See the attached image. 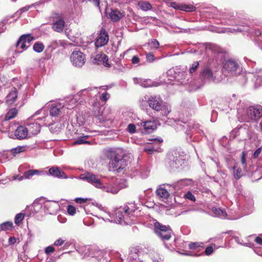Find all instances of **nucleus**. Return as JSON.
Returning a JSON list of instances; mask_svg holds the SVG:
<instances>
[{"label": "nucleus", "mask_w": 262, "mask_h": 262, "mask_svg": "<svg viewBox=\"0 0 262 262\" xmlns=\"http://www.w3.org/2000/svg\"><path fill=\"white\" fill-rule=\"evenodd\" d=\"M137 207L134 203H128L124 206L115 209L112 214L108 213L111 219L106 218L105 221L121 225H132L136 220L134 213Z\"/></svg>", "instance_id": "f257e3e1"}, {"label": "nucleus", "mask_w": 262, "mask_h": 262, "mask_svg": "<svg viewBox=\"0 0 262 262\" xmlns=\"http://www.w3.org/2000/svg\"><path fill=\"white\" fill-rule=\"evenodd\" d=\"M59 208V205L57 202L40 198L36 199L31 206H27L25 211H30L28 214L29 216H34L35 214L43 216L55 214Z\"/></svg>", "instance_id": "f03ea898"}, {"label": "nucleus", "mask_w": 262, "mask_h": 262, "mask_svg": "<svg viewBox=\"0 0 262 262\" xmlns=\"http://www.w3.org/2000/svg\"><path fill=\"white\" fill-rule=\"evenodd\" d=\"M50 106L49 114L48 111L42 108L36 112L32 115V117L39 116L38 119L42 121L43 124L49 126L53 124L58 121V117L64 114L66 112L64 110V104L60 102L52 103Z\"/></svg>", "instance_id": "7ed1b4c3"}, {"label": "nucleus", "mask_w": 262, "mask_h": 262, "mask_svg": "<svg viewBox=\"0 0 262 262\" xmlns=\"http://www.w3.org/2000/svg\"><path fill=\"white\" fill-rule=\"evenodd\" d=\"M104 156L110 160L108 168L110 171L121 172L127 166V162L124 158V151L121 148H111L103 150Z\"/></svg>", "instance_id": "20e7f679"}, {"label": "nucleus", "mask_w": 262, "mask_h": 262, "mask_svg": "<svg viewBox=\"0 0 262 262\" xmlns=\"http://www.w3.org/2000/svg\"><path fill=\"white\" fill-rule=\"evenodd\" d=\"M140 106L146 109L147 106L156 112H162V116H167L171 111L170 106L162 99L160 95H147L143 96L140 100Z\"/></svg>", "instance_id": "39448f33"}, {"label": "nucleus", "mask_w": 262, "mask_h": 262, "mask_svg": "<svg viewBox=\"0 0 262 262\" xmlns=\"http://www.w3.org/2000/svg\"><path fill=\"white\" fill-rule=\"evenodd\" d=\"M84 258H95L97 262H110V253L99 249L96 246H85L77 250Z\"/></svg>", "instance_id": "423d86ee"}, {"label": "nucleus", "mask_w": 262, "mask_h": 262, "mask_svg": "<svg viewBox=\"0 0 262 262\" xmlns=\"http://www.w3.org/2000/svg\"><path fill=\"white\" fill-rule=\"evenodd\" d=\"M186 154L180 150H172L167 154L166 162L171 170L182 168L186 163Z\"/></svg>", "instance_id": "0eeeda50"}, {"label": "nucleus", "mask_w": 262, "mask_h": 262, "mask_svg": "<svg viewBox=\"0 0 262 262\" xmlns=\"http://www.w3.org/2000/svg\"><path fill=\"white\" fill-rule=\"evenodd\" d=\"M222 71L226 77H235L242 73L243 68L238 60L230 58L223 62Z\"/></svg>", "instance_id": "6e6552de"}, {"label": "nucleus", "mask_w": 262, "mask_h": 262, "mask_svg": "<svg viewBox=\"0 0 262 262\" xmlns=\"http://www.w3.org/2000/svg\"><path fill=\"white\" fill-rule=\"evenodd\" d=\"M220 33H235L243 32L244 34L247 33L248 36L258 37L261 34V31L256 27H251L246 24H243L239 27L235 28H222L219 31Z\"/></svg>", "instance_id": "1a4fd4ad"}, {"label": "nucleus", "mask_w": 262, "mask_h": 262, "mask_svg": "<svg viewBox=\"0 0 262 262\" xmlns=\"http://www.w3.org/2000/svg\"><path fill=\"white\" fill-rule=\"evenodd\" d=\"M141 253L137 248L132 249L128 256L127 262H143V260L140 258ZM147 256L149 257L147 260H145L146 262H160L157 254L151 252L149 254H145V257Z\"/></svg>", "instance_id": "9d476101"}, {"label": "nucleus", "mask_w": 262, "mask_h": 262, "mask_svg": "<svg viewBox=\"0 0 262 262\" xmlns=\"http://www.w3.org/2000/svg\"><path fill=\"white\" fill-rule=\"evenodd\" d=\"M154 230L156 234L163 242L169 240L172 234V231L169 226L162 225L158 222L155 223Z\"/></svg>", "instance_id": "9b49d317"}, {"label": "nucleus", "mask_w": 262, "mask_h": 262, "mask_svg": "<svg viewBox=\"0 0 262 262\" xmlns=\"http://www.w3.org/2000/svg\"><path fill=\"white\" fill-rule=\"evenodd\" d=\"M123 180H117L115 182L109 184L106 186L102 183V187L100 189L103 191L113 194L117 193L121 189L126 187Z\"/></svg>", "instance_id": "f8f14e48"}, {"label": "nucleus", "mask_w": 262, "mask_h": 262, "mask_svg": "<svg viewBox=\"0 0 262 262\" xmlns=\"http://www.w3.org/2000/svg\"><path fill=\"white\" fill-rule=\"evenodd\" d=\"M39 116L35 117H31L29 119V122L27 124V129L28 133L31 135H36L40 131L41 126H49V125L43 124L42 121L38 119Z\"/></svg>", "instance_id": "ddd939ff"}, {"label": "nucleus", "mask_w": 262, "mask_h": 262, "mask_svg": "<svg viewBox=\"0 0 262 262\" xmlns=\"http://www.w3.org/2000/svg\"><path fill=\"white\" fill-rule=\"evenodd\" d=\"M185 128L183 130L186 128L185 133L187 136H189L191 139L192 136L194 134H197L200 136H202L204 135V131L201 128V125L199 123L194 121H191L186 124L184 123Z\"/></svg>", "instance_id": "4468645a"}, {"label": "nucleus", "mask_w": 262, "mask_h": 262, "mask_svg": "<svg viewBox=\"0 0 262 262\" xmlns=\"http://www.w3.org/2000/svg\"><path fill=\"white\" fill-rule=\"evenodd\" d=\"M100 94L98 87H89L81 90L77 94L76 97L83 100H86L90 98L97 97Z\"/></svg>", "instance_id": "2eb2a0df"}, {"label": "nucleus", "mask_w": 262, "mask_h": 262, "mask_svg": "<svg viewBox=\"0 0 262 262\" xmlns=\"http://www.w3.org/2000/svg\"><path fill=\"white\" fill-rule=\"evenodd\" d=\"M200 76L205 82H212L214 81L215 77L213 75V66L211 64L209 60L207 65L201 70Z\"/></svg>", "instance_id": "dca6fc26"}, {"label": "nucleus", "mask_w": 262, "mask_h": 262, "mask_svg": "<svg viewBox=\"0 0 262 262\" xmlns=\"http://www.w3.org/2000/svg\"><path fill=\"white\" fill-rule=\"evenodd\" d=\"M79 179L94 185L95 187L99 188L102 187L101 180L96 175L91 172H85L80 175Z\"/></svg>", "instance_id": "f3484780"}, {"label": "nucleus", "mask_w": 262, "mask_h": 262, "mask_svg": "<svg viewBox=\"0 0 262 262\" xmlns=\"http://www.w3.org/2000/svg\"><path fill=\"white\" fill-rule=\"evenodd\" d=\"M246 113L249 119L257 120L262 117V106L260 105L250 106Z\"/></svg>", "instance_id": "a211bd4d"}, {"label": "nucleus", "mask_w": 262, "mask_h": 262, "mask_svg": "<svg viewBox=\"0 0 262 262\" xmlns=\"http://www.w3.org/2000/svg\"><path fill=\"white\" fill-rule=\"evenodd\" d=\"M70 59L73 65L76 67H81L85 62V55L76 50L72 52Z\"/></svg>", "instance_id": "6ab92c4d"}, {"label": "nucleus", "mask_w": 262, "mask_h": 262, "mask_svg": "<svg viewBox=\"0 0 262 262\" xmlns=\"http://www.w3.org/2000/svg\"><path fill=\"white\" fill-rule=\"evenodd\" d=\"M108 40L109 37L107 32L104 28H102L99 31L94 45L97 48L102 47L107 44Z\"/></svg>", "instance_id": "aec40b11"}, {"label": "nucleus", "mask_w": 262, "mask_h": 262, "mask_svg": "<svg viewBox=\"0 0 262 262\" xmlns=\"http://www.w3.org/2000/svg\"><path fill=\"white\" fill-rule=\"evenodd\" d=\"M220 18L221 19V23L232 26L231 28L239 27L242 24H237L234 20L233 14L229 12H225L220 14Z\"/></svg>", "instance_id": "412c9836"}, {"label": "nucleus", "mask_w": 262, "mask_h": 262, "mask_svg": "<svg viewBox=\"0 0 262 262\" xmlns=\"http://www.w3.org/2000/svg\"><path fill=\"white\" fill-rule=\"evenodd\" d=\"M34 40V37L31 34H24L21 35L17 40L16 46L23 50H25L30 46L31 42Z\"/></svg>", "instance_id": "4be33fe9"}, {"label": "nucleus", "mask_w": 262, "mask_h": 262, "mask_svg": "<svg viewBox=\"0 0 262 262\" xmlns=\"http://www.w3.org/2000/svg\"><path fill=\"white\" fill-rule=\"evenodd\" d=\"M149 141L154 142L146 146L144 148V151L148 154H151L154 151H159V144L163 142L161 138L149 139Z\"/></svg>", "instance_id": "5701e85b"}, {"label": "nucleus", "mask_w": 262, "mask_h": 262, "mask_svg": "<svg viewBox=\"0 0 262 262\" xmlns=\"http://www.w3.org/2000/svg\"><path fill=\"white\" fill-rule=\"evenodd\" d=\"M187 74L185 71L178 72L175 73L172 85H185L188 83Z\"/></svg>", "instance_id": "b1692460"}, {"label": "nucleus", "mask_w": 262, "mask_h": 262, "mask_svg": "<svg viewBox=\"0 0 262 262\" xmlns=\"http://www.w3.org/2000/svg\"><path fill=\"white\" fill-rule=\"evenodd\" d=\"M78 97H76V95L75 96H69L67 97L64 100L60 101L61 103L64 104V110L66 111V110H71L74 108L78 103Z\"/></svg>", "instance_id": "393cba45"}, {"label": "nucleus", "mask_w": 262, "mask_h": 262, "mask_svg": "<svg viewBox=\"0 0 262 262\" xmlns=\"http://www.w3.org/2000/svg\"><path fill=\"white\" fill-rule=\"evenodd\" d=\"M170 189H171L170 184H164L161 185L157 188L156 194L157 196L161 198L167 199L169 196V193H171V191H169Z\"/></svg>", "instance_id": "a878e982"}, {"label": "nucleus", "mask_w": 262, "mask_h": 262, "mask_svg": "<svg viewBox=\"0 0 262 262\" xmlns=\"http://www.w3.org/2000/svg\"><path fill=\"white\" fill-rule=\"evenodd\" d=\"M192 180L189 179H184L180 180L177 182L170 184L171 189H169L171 193L175 192L182 189L184 187L189 185L191 184Z\"/></svg>", "instance_id": "bb28decb"}, {"label": "nucleus", "mask_w": 262, "mask_h": 262, "mask_svg": "<svg viewBox=\"0 0 262 262\" xmlns=\"http://www.w3.org/2000/svg\"><path fill=\"white\" fill-rule=\"evenodd\" d=\"M17 110L15 108H12L9 110L5 115V118L2 121V125L7 130H10L11 126L9 124L8 121L13 119L17 114Z\"/></svg>", "instance_id": "cd10ccee"}, {"label": "nucleus", "mask_w": 262, "mask_h": 262, "mask_svg": "<svg viewBox=\"0 0 262 262\" xmlns=\"http://www.w3.org/2000/svg\"><path fill=\"white\" fill-rule=\"evenodd\" d=\"M164 123L168 125L173 126L175 129L178 131L182 130L185 128V122L180 120L168 118L164 121Z\"/></svg>", "instance_id": "c85d7f7f"}, {"label": "nucleus", "mask_w": 262, "mask_h": 262, "mask_svg": "<svg viewBox=\"0 0 262 262\" xmlns=\"http://www.w3.org/2000/svg\"><path fill=\"white\" fill-rule=\"evenodd\" d=\"M66 25V23L63 18L61 16L54 20L52 25V28L54 31L61 33L62 32Z\"/></svg>", "instance_id": "c756f323"}, {"label": "nucleus", "mask_w": 262, "mask_h": 262, "mask_svg": "<svg viewBox=\"0 0 262 262\" xmlns=\"http://www.w3.org/2000/svg\"><path fill=\"white\" fill-rule=\"evenodd\" d=\"M50 176L60 179H67L66 174L57 166H53L49 169Z\"/></svg>", "instance_id": "7c9ffc66"}, {"label": "nucleus", "mask_w": 262, "mask_h": 262, "mask_svg": "<svg viewBox=\"0 0 262 262\" xmlns=\"http://www.w3.org/2000/svg\"><path fill=\"white\" fill-rule=\"evenodd\" d=\"M27 127L19 126L14 132V135L17 139H24L26 138L29 134Z\"/></svg>", "instance_id": "2f4dec72"}, {"label": "nucleus", "mask_w": 262, "mask_h": 262, "mask_svg": "<svg viewBox=\"0 0 262 262\" xmlns=\"http://www.w3.org/2000/svg\"><path fill=\"white\" fill-rule=\"evenodd\" d=\"M134 82L136 84H139L143 88H147L155 86V83L150 79L134 78Z\"/></svg>", "instance_id": "473e14b6"}, {"label": "nucleus", "mask_w": 262, "mask_h": 262, "mask_svg": "<svg viewBox=\"0 0 262 262\" xmlns=\"http://www.w3.org/2000/svg\"><path fill=\"white\" fill-rule=\"evenodd\" d=\"M254 208V201L250 197L245 198L243 204V210L246 214L251 213L253 210Z\"/></svg>", "instance_id": "72a5a7b5"}, {"label": "nucleus", "mask_w": 262, "mask_h": 262, "mask_svg": "<svg viewBox=\"0 0 262 262\" xmlns=\"http://www.w3.org/2000/svg\"><path fill=\"white\" fill-rule=\"evenodd\" d=\"M110 111L108 109H105L104 107H101L98 110V114L97 115L98 119L101 122H105L111 119L108 114Z\"/></svg>", "instance_id": "f704fd0d"}, {"label": "nucleus", "mask_w": 262, "mask_h": 262, "mask_svg": "<svg viewBox=\"0 0 262 262\" xmlns=\"http://www.w3.org/2000/svg\"><path fill=\"white\" fill-rule=\"evenodd\" d=\"M141 125L144 127L146 133H150L157 128L156 123L155 121L148 120L142 122Z\"/></svg>", "instance_id": "c9c22d12"}, {"label": "nucleus", "mask_w": 262, "mask_h": 262, "mask_svg": "<svg viewBox=\"0 0 262 262\" xmlns=\"http://www.w3.org/2000/svg\"><path fill=\"white\" fill-rule=\"evenodd\" d=\"M17 95V91L16 88H12L6 97V103L8 105L13 104L16 101Z\"/></svg>", "instance_id": "e433bc0d"}, {"label": "nucleus", "mask_w": 262, "mask_h": 262, "mask_svg": "<svg viewBox=\"0 0 262 262\" xmlns=\"http://www.w3.org/2000/svg\"><path fill=\"white\" fill-rule=\"evenodd\" d=\"M33 7V5H27L24 7H22L18 9L14 14L11 16H8L5 17L3 19V23H8V21L9 19L11 18L14 17V15L17 14L18 13H19V14H21L24 12H26L28 11L30 8Z\"/></svg>", "instance_id": "4c0bfd02"}, {"label": "nucleus", "mask_w": 262, "mask_h": 262, "mask_svg": "<svg viewBox=\"0 0 262 262\" xmlns=\"http://www.w3.org/2000/svg\"><path fill=\"white\" fill-rule=\"evenodd\" d=\"M124 16L123 13L117 9H111V11L108 13V17L114 21H118Z\"/></svg>", "instance_id": "58836bf2"}, {"label": "nucleus", "mask_w": 262, "mask_h": 262, "mask_svg": "<svg viewBox=\"0 0 262 262\" xmlns=\"http://www.w3.org/2000/svg\"><path fill=\"white\" fill-rule=\"evenodd\" d=\"M45 173L43 171L37 169H30L24 172V176L26 179H30L34 175H41Z\"/></svg>", "instance_id": "ea45409f"}, {"label": "nucleus", "mask_w": 262, "mask_h": 262, "mask_svg": "<svg viewBox=\"0 0 262 262\" xmlns=\"http://www.w3.org/2000/svg\"><path fill=\"white\" fill-rule=\"evenodd\" d=\"M206 51H210L211 52L216 54L222 52L221 48L217 45L214 43H206L204 44Z\"/></svg>", "instance_id": "a19ab883"}, {"label": "nucleus", "mask_w": 262, "mask_h": 262, "mask_svg": "<svg viewBox=\"0 0 262 262\" xmlns=\"http://www.w3.org/2000/svg\"><path fill=\"white\" fill-rule=\"evenodd\" d=\"M212 211L214 214V216L225 219L227 216V213L225 210L221 209L220 208L213 207Z\"/></svg>", "instance_id": "79ce46f5"}, {"label": "nucleus", "mask_w": 262, "mask_h": 262, "mask_svg": "<svg viewBox=\"0 0 262 262\" xmlns=\"http://www.w3.org/2000/svg\"><path fill=\"white\" fill-rule=\"evenodd\" d=\"M233 169V176L236 180L239 179L242 176V171L241 168L238 167V164L235 163L232 167Z\"/></svg>", "instance_id": "37998d69"}, {"label": "nucleus", "mask_w": 262, "mask_h": 262, "mask_svg": "<svg viewBox=\"0 0 262 262\" xmlns=\"http://www.w3.org/2000/svg\"><path fill=\"white\" fill-rule=\"evenodd\" d=\"M255 77L256 78L255 84L258 85L262 84V69L256 70Z\"/></svg>", "instance_id": "c03bdc74"}, {"label": "nucleus", "mask_w": 262, "mask_h": 262, "mask_svg": "<svg viewBox=\"0 0 262 262\" xmlns=\"http://www.w3.org/2000/svg\"><path fill=\"white\" fill-rule=\"evenodd\" d=\"M172 7L176 9H178L186 12H192L195 9L193 6L182 5L177 7L172 6Z\"/></svg>", "instance_id": "a18cd8bd"}, {"label": "nucleus", "mask_w": 262, "mask_h": 262, "mask_svg": "<svg viewBox=\"0 0 262 262\" xmlns=\"http://www.w3.org/2000/svg\"><path fill=\"white\" fill-rule=\"evenodd\" d=\"M62 46V42L61 40H52L48 46V48L53 51L59 46Z\"/></svg>", "instance_id": "49530a36"}, {"label": "nucleus", "mask_w": 262, "mask_h": 262, "mask_svg": "<svg viewBox=\"0 0 262 262\" xmlns=\"http://www.w3.org/2000/svg\"><path fill=\"white\" fill-rule=\"evenodd\" d=\"M88 136H84L77 138L74 142V145L82 144H90V142L86 140Z\"/></svg>", "instance_id": "de8ad7c7"}, {"label": "nucleus", "mask_w": 262, "mask_h": 262, "mask_svg": "<svg viewBox=\"0 0 262 262\" xmlns=\"http://www.w3.org/2000/svg\"><path fill=\"white\" fill-rule=\"evenodd\" d=\"M45 48L43 44L41 42H35L33 47V50L37 53H41Z\"/></svg>", "instance_id": "09e8293b"}, {"label": "nucleus", "mask_w": 262, "mask_h": 262, "mask_svg": "<svg viewBox=\"0 0 262 262\" xmlns=\"http://www.w3.org/2000/svg\"><path fill=\"white\" fill-rule=\"evenodd\" d=\"M147 45L150 50H154L158 49L160 46L159 42L156 39H151V40L147 43Z\"/></svg>", "instance_id": "8fccbe9b"}, {"label": "nucleus", "mask_w": 262, "mask_h": 262, "mask_svg": "<svg viewBox=\"0 0 262 262\" xmlns=\"http://www.w3.org/2000/svg\"><path fill=\"white\" fill-rule=\"evenodd\" d=\"M26 147L24 146H17L15 148H12L10 151L13 156H15L17 154L25 151Z\"/></svg>", "instance_id": "3c124183"}, {"label": "nucleus", "mask_w": 262, "mask_h": 262, "mask_svg": "<svg viewBox=\"0 0 262 262\" xmlns=\"http://www.w3.org/2000/svg\"><path fill=\"white\" fill-rule=\"evenodd\" d=\"M217 10L215 8H211L205 11L206 16L209 18H216L217 17V14L216 12Z\"/></svg>", "instance_id": "603ef678"}, {"label": "nucleus", "mask_w": 262, "mask_h": 262, "mask_svg": "<svg viewBox=\"0 0 262 262\" xmlns=\"http://www.w3.org/2000/svg\"><path fill=\"white\" fill-rule=\"evenodd\" d=\"M139 6L141 9L144 11L150 10L151 8V6L148 2L140 1L138 3Z\"/></svg>", "instance_id": "864d4df0"}, {"label": "nucleus", "mask_w": 262, "mask_h": 262, "mask_svg": "<svg viewBox=\"0 0 262 262\" xmlns=\"http://www.w3.org/2000/svg\"><path fill=\"white\" fill-rule=\"evenodd\" d=\"M235 242L237 243V244L243 245L246 247H251L252 246V244L250 242H244L243 239H241L238 236H234L233 237Z\"/></svg>", "instance_id": "5fc2aeb1"}, {"label": "nucleus", "mask_w": 262, "mask_h": 262, "mask_svg": "<svg viewBox=\"0 0 262 262\" xmlns=\"http://www.w3.org/2000/svg\"><path fill=\"white\" fill-rule=\"evenodd\" d=\"M99 59H100V61L102 62L103 64L105 67H110V64L108 63V57L106 55H105L104 54H101L100 56Z\"/></svg>", "instance_id": "6e6d98bb"}, {"label": "nucleus", "mask_w": 262, "mask_h": 262, "mask_svg": "<svg viewBox=\"0 0 262 262\" xmlns=\"http://www.w3.org/2000/svg\"><path fill=\"white\" fill-rule=\"evenodd\" d=\"M13 224L11 222H6L0 224V229L2 230H9L12 227Z\"/></svg>", "instance_id": "4d7b16f0"}, {"label": "nucleus", "mask_w": 262, "mask_h": 262, "mask_svg": "<svg viewBox=\"0 0 262 262\" xmlns=\"http://www.w3.org/2000/svg\"><path fill=\"white\" fill-rule=\"evenodd\" d=\"M199 66V61L193 62L190 66L189 71L190 74H192L196 72Z\"/></svg>", "instance_id": "13d9d810"}, {"label": "nucleus", "mask_w": 262, "mask_h": 262, "mask_svg": "<svg viewBox=\"0 0 262 262\" xmlns=\"http://www.w3.org/2000/svg\"><path fill=\"white\" fill-rule=\"evenodd\" d=\"M25 214L24 213H19L15 215L14 222L16 225L19 224L24 220Z\"/></svg>", "instance_id": "bf43d9fd"}, {"label": "nucleus", "mask_w": 262, "mask_h": 262, "mask_svg": "<svg viewBox=\"0 0 262 262\" xmlns=\"http://www.w3.org/2000/svg\"><path fill=\"white\" fill-rule=\"evenodd\" d=\"M203 244L202 243L192 242L189 244L188 247L191 250H197L199 248L202 247V245Z\"/></svg>", "instance_id": "052dcab7"}, {"label": "nucleus", "mask_w": 262, "mask_h": 262, "mask_svg": "<svg viewBox=\"0 0 262 262\" xmlns=\"http://www.w3.org/2000/svg\"><path fill=\"white\" fill-rule=\"evenodd\" d=\"M110 98V94L106 92H104L99 96L100 100L103 102H105L106 101H107Z\"/></svg>", "instance_id": "680f3d73"}, {"label": "nucleus", "mask_w": 262, "mask_h": 262, "mask_svg": "<svg viewBox=\"0 0 262 262\" xmlns=\"http://www.w3.org/2000/svg\"><path fill=\"white\" fill-rule=\"evenodd\" d=\"M126 130L130 134H134L136 132V127L135 124L130 123L128 125Z\"/></svg>", "instance_id": "e2e57ef3"}, {"label": "nucleus", "mask_w": 262, "mask_h": 262, "mask_svg": "<svg viewBox=\"0 0 262 262\" xmlns=\"http://www.w3.org/2000/svg\"><path fill=\"white\" fill-rule=\"evenodd\" d=\"M76 208L72 205H68L67 207V212L71 215H74L76 213Z\"/></svg>", "instance_id": "0e129e2a"}, {"label": "nucleus", "mask_w": 262, "mask_h": 262, "mask_svg": "<svg viewBox=\"0 0 262 262\" xmlns=\"http://www.w3.org/2000/svg\"><path fill=\"white\" fill-rule=\"evenodd\" d=\"M185 198L187 199H188L191 201H195V198L194 195L190 192L188 191L184 195Z\"/></svg>", "instance_id": "69168bd1"}, {"label": "nucleus", "mask_w": 262, "mask_h": 262, "mask_svg": "<svg viewBox=\"0 0 262 262\" xmlns=\"http://www.w3.org/2000/svg\"><path fill=\"white\" fill-rule=\"evenodd\" d=\"M250 238H253L254 241L258 245H262V238L259 236L255 237L254 235L249 236Z\"/></svg>", "instance_id": "338daca9"}, {"label": "nucleus", "mask_w": 262, "mask_h": 262, "mask_svg": "<svg viewBox=\"0 0 262 262\" xmlns=\"http://www.w3.org/2000/svg\"><path fill=\"white\" fill-rule=\"evenodd\" d=\"M146 60L149 62H153L155 58V56L152 53H149L146 55Z\"/></svg>", "instance_id": "774afa93"}]
</instances>
